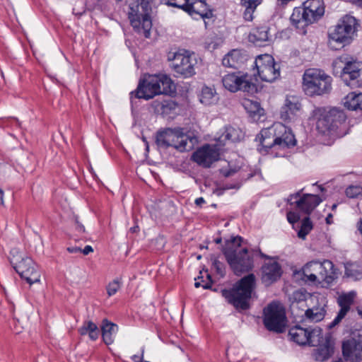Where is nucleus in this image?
Masks as SVG:
<instances>
[{
	"label": "nucleus",
	"instance_id": "nucleus-49",
	"mask_svg": "<svg viewBox=\"0 0 362 362\" xmlns=\"http://www.w3.org/2000/svg\"><path fill=\"white\" fill-rule=\"evenodd\" d=\"M93 251V249L90 245H86L83 250L81 249V252L84 255H87L89 253L92 252Z\"/></svg>",
	"mask_w": 362,
	"mask_h": 362
},
{
	"label": "nucleus",
	"instance_id": "nucleus-19",
	"mask_svg": "<svg viewBox=\"0 0 362 362\" xmlns=\"http://www.w3.org/2000/svg\"><path fill=\"white\" fill-rule=\"evenodd\" d=\"M357 25V21L354 16H344L334 30L329 33L330 40L341 44H349L356 31Z\"/></svg>",
	"mask_w": 362,
	"mask_h": 362
},
{
	"label": "nucleus",
	"instance_id": "nucleus-57",
	"mask_svg": "<svg viewBox=\"0 0 362 362\" xmlns=\"http://www.w3.org/2000/svg\"><path fill=\"white\" fill-rule=\"evenodd\" d=\"M77 229L78 231L80 232H84L85 231V228L83 225L81 224H78L77 226Z\"/></svg>",
	"mask_w": 362,
	"mask_h": 362
},
{
	"label": "nucleus",
	"instance_id": "nucleus-5",
	"mask_svg": "<svg viewBox=\"0 0 362 362\" xmlns=\"http://www.w3.org/2000/svg\"><path fill=\"white\" fill-rule=\"evenodd\" d=\"M322 0H307L303 7L295 8L291 16V22L301 34L306 33V27L318 21L324 14Z\"/></svg>",
	"mask_w": 362,
	"mask_h": 362
},
{
	"label": "nucleus",
	"instance_id": "nucleus-4",
	"mask_svg": "<svg viewBox=\"0 0 362 362\" xmlns=\"http://www.w3.org/2000/svg\"><path fill=\"white\" fill-rule=\"evenodd\" d=\"M256 286L255 276L250 274L237 281L230 290L221 291L222 296L237 309L246 310Z\"/></svg>",
	"mask_w": 362,
	"mask_h": 362
},
{
	"label": "nucleus",
	"instance_id": "nucleus-48",
	"mask_svg": "<svg viewBox=\"0 0 362 362\" xmlns=\"http://www.w3.org/2000/svg\"><path fill=\"white\" fill-rule=\"evenodd\" d=\"M67 250L70 253H78L81 252V248L77 246H71L67 248Z\"/></svg>",
	"mask_w": 362,
	"mask_h": 362
},
{
	"label": "nucleus",
	"instance_id": "nucleus-20",
	"mask_svg": "<svg viewBox=\"0 0 362 362\" xmlns=\"http://www.w3.org/2000/svg\"><path fill=\"white\" fill-rule=\"evenodd\" d=\"M356 298V292L355 291L341 293L339 295L337 302L339 307V310L334 320L330 324L329 327H334L345 317L350 311L351 306L354 304Z\"/></svg>",
	"mask_w": 362,
	"mask_h": 362
},
{
	"label": "nucleus",
	"instance_id": "nucleus-29",
	"mask_svg": "<svg viewBox=\"0 0 362 362\" xmlns=\"http://www.w3.org/2000/svg\"><path fill=\"white\" fill-rule=\"evenodd\" d=\"M216 90L208 86L203 87L200 95V102L205 105H211L218 102Z\"/></svg>",
	"mask_w": 362,
	"mask_h": 362
},
{
	"label": "nucleus",
	"instance_id": "nucleus-58",
	"mask_svg": "<svg viewBox=\"0 0 362 362\" xmlns=\"http://www.w3.org/2000/svg\"><path fill=\"white\" fill-rule=\"evenodd\" d=\"M317 188L320 192H324L325 190V188L322 185H318Z\"/></svg>",
	"mask_w": 362,
	"mask_h": 362
},
{
	"label": "nucleus",
	"instance_id": "nucleus-36",
	"mask_svg": "<svg viewBox=\"0 0 362 362\" xmlns=\"http://www.w3.org/2000/svg\"><path fill=\"white\" fill-rule=\"evenodd\" d=\"M243 167L240 165H234L232 163H228V168H222L221 172L223 173L224 176L230 177L234 175L236 172H244Z\"/></svg>",
	"mask_w": 362,
	"mask_h": 362
},
{
	"label": "nucleus",
	"instance_id": "nucleus-30",
	"mask_svg": "<svg viewBox=\"0 0 362 362\" xmlns=\"http://www.w3.org/2000/svg\"><path fill=\"white\" fill-rule=\"evenodd\" d=\"M243 138V133L240 128L233 127H227L225 132L220 137L222 141H230L232 142H237Z\"/></svg>",
	"mask_w": 362,
	"mask_h": 362
},
{
	"label": "nucleus",
	"instance_id": "nucleus-21",
	"mask_svg": "<svg viewBox=\"0 0 362 362\" xmlns=\"http://www.w3.org/2000/svg\"><path fill=\"white\" fill-rule=\"evenodd\" d=\"M220 153L215 147L206 144L197 150L192 155L194 162L199 165L209 168L214 162L218 160Z\"/></svg>",
	"mask_w": 362,
	"mask_h": 362
},
{
	"label": "nucleus",
	"instance_id": "nucleus-10",
	"mask_svg": "<svg viewBox=\"0 0 362 362\" xmlns=\"http://www.w3.org/2000/svg\"><path fill=\"white\" fill-rule=\"evenodd\" d=\"M334 66L341 68L343 81L352 88L362 86V62L348 56H341L333 63Z\"/></svg>",
	"mask_w": 362,
	"mask_h": 362
},
{
	"label": "nucleus",
	"instance_id": "nucleus-27",
	"mask_svg": "<svg viewBox=\"0 0 362 362\" xmlns=\"http://www.w3.org/2000/svg\"><path fill=\"white\" fill-rule=\"evenodd\" d=\"M101 330L104 342L107 345L112 344L118 330L117 325L109 322L107 320H103Z\"/></svg>",
	"mask_w": 362,
	"mask_h": 362
},
{
	"label": "nucleus",
	"instance_id": "nucleus-6",
	"mask_svg": "<svg viewBox=\"0 0 362 362\" xmlns=\"http://www.w3.org/2000/svg\"><path fill=\"white\" fill-rule=\"evenodd\" d=\"M312 117L316 120V129L322 134L333 135L346 120L344 112L337 108L329 110L323 107L315 108Z\"/></svg>",
	"mask_w": 362,
	"mask_h": 362
},
{
	"label": "nucleus",
	"instance_id": "nucleus-22",
	"mask_svg": "<svg viewBox=\"0 0 362 362\" xmlns=\"http://www.w3.org/2000/svg\"><path fill=\"white\" fill-rule=\"evenodd\" d=\"M301 113V104L295 96H288L280 112L281 119L286 122L295 121Z\"/></svg>",
	"mask_w": 362,
	"mask_h": 362
},
{
	"label": "nucleus",
	"instance_id": "nucleus-15",
	"mask_svg": "<svg viewBox=\"0 0 362 362\" xmlns=\"http://www.w3.org/2000/svg\"><path fill=\"white\" fill-rule=\"evenodd\" d=\"M288 336L296 344L303 346H317L323 339L322 330L319 327L303 328L300 325H296L290 328Z\"/></svg>",
	"mask_w": 362,
	"mask_h": 362
},
{
	"label": "nucleus",
	"instance_id": "nucleus-17",
	"mask_svg": "<svg viewBox=\"0 0 362 362\" xmlns=\"http://www.w3.org/2000/svg\"><path fill=\"white\" fill-rule=\"evenodd\" d=\"M223 86L232 93L238 90L253 93L257 90L256 85L251 82L249 76L240 71L224 75L222 78Z\"/></svg>",
	"mask_w": 362,
	"mask_h": 362
},
{
	"label": "nucleus",
	"instance_id": "nucleus-52",
	"mask_svg": "<svg viewBox=\"0 0 362 362\" xmlns=\"http://www.w3.org/2000/svg\"><path fill=\"white\" fill-rule=\"evenodd\" d=\"M132 359L134 361V362H142L143 354L141 355V356L134 355L132 357Z\"/></svg>",
	"mask_w": 362,
	"mask_h": 362
},
{
	"label": "nucleus",
	"instance_id": "nucleus-16",
	"mask_svg": "<svg viewBox=\"0 0 362 362\" xmlns=\"http://www.w3.org/2000/svg\"><path fill=\"white\" fill-rule=\"evenodd\" d=\"M255 64L257 74L263 81L272 83L280 76V66L270 54L259 55L255 61Z\"/></svg>",
	"mask_w": 362,
	"mask_h": 362
},
{
	"label": "nucleus",
	"instance_id": "nucleus-26",
	"mask_svg": "<svg viewBox=\"0 0 362 362\" xmlns=\"http://www.w3.org/2000/svg\"><path fill=\"white\" fill-rule=\"evenodd\" d=\"M269 29L267 26H261L255 28L250 33L248 38L250 42L257 46H261L263 42L270 40Z\"/></svg>",
	"mask_w": 362,
	"mask_h": 362
},
{
	"label": "nucleus",
	"instance_id": "nucleus-34",
	"mask_svg": "<svg viewBox=\"0 0 362 362\" xmlns=\"http://www.w3.org/2000/svg\"><path fill=\"white\" fill-rule=\"evenodd\" d=\"M333 351L329 345L325 344L317 348L314 354L315 358L319 361H324L329 358Z\"/></svg>",
	"mask_w": 362,
	"mask_h": 362
},
{
	"label": "nucleus",
	"instance_id": "nucleus-44",
	"mask_svg": "<svg viewBox=\"0 0 362 362\" xmlns=\"http://www.w3.org/2000/svg\"><path fill=\"white\" fill-rule=\"evenodd\" d=\"M346 274L349 276H351L355 280H358L362 278V272H356V274H354L351 270L347 269Z\"/></svg>",
	"mask_w": 362,
	"mask_h": 362
},
{
	"label": "nucleus",
	"instance_id": "nucleus-62",
	"mask_svg": "<svg viewBox=\"0 0 362 362\" xmlns=\"http://www.w3.org/2000/svg\"><path fill=\"white\" fill-rule=\"evenodd\" d=\"M117 2L122 1V0H115Z\"/></svg>",
	"mask_w": 362,
	"mask_h": 362
},
{
	"label": "nucleus",
	"instance_id": "nucleus-59",
	"mask_svg": "<svg viewBox=\"0 0 362 362\" xmlns=\"http://www.w3.org/2000/svg\"><path fill=\"white\" fill-rule=\"evenodd\" d=\"M337 206V204H334L332 206V210H334Z\"/></svg>",
	"mask_w": 362,
	"mask_h": 362
},
{
	"label": "nucleus",
	"instance_id": "nucleus-46",
	"mask_svg": "<svg viewBox=\"0 0 362 362\" xmlns=\"http://www.w3.org/2000/svg\"><path fill=\"white\" fill-rule=\"evenodd\" d=\"M11 123L12 124H14L17 127L20 126V122L16 118H8L5 119L4 124L6 125H8L9 123Z\"/></svg>",
	"mask_w": 362,
	"mask_h": 362
},
{
	"label": "nucleus",
	"instance_id": "nucleus-24",
	"mask_svg": "<svg viewBox=\"0 0 362 362\" xmlns=\"http://www.w3.org/2000/svg\"><path fill=\"white\" fill-rule=\"evenodd\" d=\"M342 354L346 360L352 362H362V341L355 339L344 341Z\"/></svg>",
	"mask_w": 362,
	"mask_h": 362
},
{
	"label": "nucleus",
	"instance_id": "nucleus-37",
	"mask_svg": "<svg viewBox=\"0 0 362 362\" xmlns=\"http://www.w3.org/2000/svg\"><path fill=\"white\" fill-rule=\"evenodd\" d=\"M166 4L173 7L182 8L187 13L189 1L188 0H168Z\"/></svg>",
	"mask_w": 362,
	"mask_h": 362
},
{
	"label": "nucleus",
	"instance_id": "nucleus-45",
	"mask_svg": "<svg viewBox=\"0 0 362 362\" xmlns=\"http://www.w3.org/2000/svg\"><path fill=\"white\" fill-rule=\"evenodd\" d=\"M88 322H84V324L83 325V326H82V327H81L78 329V332H79L80 334H81V335H86V334H88Z\"/></svg>",
	"mask_w": 362,
	"mask_h": 362
},
{
	"label": "nucleus",
	"instance_id": "nucleus-12",
	"mask_svg": "<svg viewBox=\"0 0 362 362\" xmlns=\"http://www.w3.org/2000/svg\"><path fill=\"white\" fill-rule=\"evenodd\" d=\"M302 270L305 279L310 282L325 281L329 284L334 280V264L327 259L322 262L310 261L304 265Z\"/></svg>",
	"mask_w": 362,
	"mask_h": 362
},
{
	"label": "nucleus",
	"instance_id": "nucleus-54",
	"mask_svg": "<svg viewBox=\"0 0 362 362\" xmlns=\"http://www.w3.org/2000/svg\"><path fill=\"white\" fill-rule=\"evenodd\" d=\"M4 192L3 191V189H0V204L1 205H4Z\"/></svg>",
	"mask_w": 362,
	"mask_h": 362
},
{
	"label": "nucleus",
	"instance_id": "nucleus-47",
	"mask_svg": "<svg viewBox=\"0 0 362 362\" xmlns=\"http://www.w3.org/2000/svg\"><path fill=\"white\" fill-rule=\"evenodd\" d=\"M175 106V104L173 102V101H163L162 103H161V107L162 108H169V109H173L174 108Z\"/></svg>",
	"mask_w": 362,
	"mask_h": 362
},
{
	"label": "nucleus",
	"instance_id": "nucleus-13",
	"mask_svg": "<svg viewBox=\"0 0 362 362\" xmlns=\"http://www.w3.org/2000/svg\"><path fill=\"white\" fill-rule=\"evenodd\" d=\"M146 7L147 5L143 3L139 4L134 2L129 4L128 18L134 30L146 38H148L151 35L152 21L147 13Z\"/></svg>",
	"mask_w": 362,
	"mask_h": 362
},
{
	"label": "nucleus",
	"instance_id": "nucleus-40",
	"mask_svg": "<svg viewBox=\"0 0 362 362\" xmlns=\"http://www.w3.org/2000/svg\"><path fill=\"white\" fill-rule=\"evenodd\" d=\"M121 287L119 279H115L107 286V293L109 296H114Z\"/></svg>",
	"mask_w": 362,
	"mask_h": 362
},
{
	"label": "nucleus",
	"instance_id": "nucleus-55",
	"mask_svg": "<svg viewBox=\"0 0 362 362\" xmlns=\"http://www.w3.org/2000/svg\"><path fill=\"white\" fill-rule=\"evenodd\" d=\"M332 215L331 214H329L326 218V222L327 224H331L332 223Z\"/></svg>",
	"mask_w": 362,
	"mask_h": 362
},
{
	"label": "nucleus",
	"instance_id": "nucleus-56",
	"mask_svg": "<svg viewBox=\"0 0 362 362\" xmlns=\"http://www.w3.org/2000/svg\"><path fill=\"white\" fill-rule=\"evenodd\" d=\"M358 106L359 107H358V110H360L362 111V93H360Z\"/></svg>",
	"mask_w": 362,
	"mask_h": 362
},
{
	"label": "nucleus",
	"instance_id": "nucleus-42",
	"mask_svg": "<svg viewBox=\"0 0 362 362\" xmlns=\"http://www.w3.org/2000/svg\"><path fill=\"white\" fill-rule=\"evenodd\" d=\"M308 293L305 290H298L293 293L291 298L294 302H303L307 299Z\"/></svg>",
	"mask_w": 362,
	"mask_h": 362
},
{
	"label": "nucleus",
	"instance_id": "nucleus-7",
	"mask_svg": "<svg viewBox=\"0 0 362 362\" xmlns=\"http://www.w3.org/2000/svg\"><path fill=\"white\" fill-rule=\"evenodd\" d=\"M303 90L308 96L322 95L332 88V78L324 71L308 69L303 75Z\"/></svg>",
	"mask_w": 362,
	"mask_h": 362
},
{
	"label": "nucleus",
	"instance_id": "nucleus-8",
	"mask_svg": "<svg viewBox=\"0 0 362 362\" xmlns=\"http://www.w3.org/2000/svg\"><path fill=\"white\" fill-rule=\"evenodd\" d=\"M194 139L183 132L182 128H166L156 134V144L160 147L172 146L179 151H190L193 148Z\"/></svg>",
	"mask_w": 362,
	"mask_h": 362
},
{
	"label": "nucleus",
	"instance_id": "nucleus-38",
	"mask_svg": "<svg viewBox=\"0 0 362 362\" xmlns=\"http://www.w3.org/2000/svg\"><path fill=\"white\" fill-rule=\"evenodd\" d=\"M346 194L349 198H356L359 195H362V187L358 185L349 186L346 189Z\"/></svg>",
	"mask_w": 362,
	"mask_h": 362
},
{
	"label": "nucleus",
	"instance_id": "nucleus-41",
	"mask_svg": "<svg viewBox=\"0 0 362 362\" xmlns=\"http://www.w3.org/2000/svg\"><path fill=\"white\" fill-rule=\"evenodd\" d=\"M88 334L90 339L95 340L98 338L100 332L97 325L94 322L88 321Z\"/></svg>",
	"mask_w": 362,
	"mask_h": 362
},
{
	"label": "nucleus",
	"instance_id": "nucleus-50",
	"mask_svg": "<svg viewBox=\"0 0 362 362\" xmlns=\"http://www.w3.org/2000/svg\"><path fill=\"white\" fill-rule=\"evenodd\" d=\"M194 286L196 288H199V287L202 286L204 288L207 289V288H209L210 287V285L209 284H205L202 285L199 281H196L194 283Z\"/></svg>",
	"mask_w": 362,
	"mask_h": 362
},
{
	"label": "nucleus",
	"instance_id": "nucleus-39",
	"mask_svg": "<svg viewBox=\"0 0 362 362\" xmlns=\"http://www.w3.org/2000/svg\"><path fill=\"white\" fill-rule=\"evenodd\" d=\"M211 260L213 267L216 273L220 275L221 277H223L226 274L224 264L221 262L216 257H211Z\"/></svg>",
	"mask_w": 362,
	"mask_h": 362
},
{
	"label": "nucleus",
	"instance_id": "nucleus-14",
	"mask_svg": "<svg viewBox=\"0 0 362 362\" xmlns=\"http://www.w3.org/2000/svg\"><path fill=\"white\" fill-rule=\"evenodd\" d=\"M264 325L269 330L281 333L286 326V312L283 306L277 302H272L264 308Z\"/></svg>",
	"mask_w": 362,
	"mask_h": 362
},
{
	"label": "nucleus",
	"instance_id": "nucleus-35",
	"mask_svg": "<svg viewBox=\"0 0 362 362\" xmlns=\"http://www.w3.org/2000/svg\"><path fill=\"white\" fill-rule=\"evenodd\" d=\"M313 228V224L308 217H305L302 222L300 228L298 233V236L301 239H305L306 235Z\"/></svg>",
	"mask_w": 362,
	"mask_h": 362
},
{
	"label": "nucleus",
	"instance_id": "nucleus-53",
	"mask_svg": "<svg viewBox=\"0 0 362 362\" xmlns=\"http://www.w3.org/2000/svg\"><path fill=\"white\" fill-rule=\"evenodd\" d=\"M353 4L362 8V0H351Z\"/></svg>",
	"mask_w": 362,
	"mask_h": 362
},
{
	"label": "nucleus",
	"instance_id": "nucleus-32",
	"mask_svg": "<svg viewBox=\"0 0 362 362\" xmlns=\"http://www.w3.org/2000/svg\"><path fill=\"white\" fill-rule=\"evenodd\" d=\"M261 1L262 0H240L242 6L245 8L243 15L246 21H250L253 19L252 13Z\"/></svg>",
	"mask_w": 362,
	"mask_h": 362
},
{
	"label": "nucleus",
	"instance_id": "nucleus-3",
	"mask_svg": "<svg viewBox=\"0 0 362 362\" xmlns=\"http://www.w3.org/2000/svg\"><path fill=\"white\" fill-rule=\"evenodd\" d=\"M173 88V82L167 75L148 74L140 80L136 90L131 93V97L134 95L137 98L149 100L158 95L168 94Z\"/></svg>",
	"mask_w": 362,
	"mask_h": 362
},
{
	"label": "nucleus",
	"instance_id": "nucleus-28",
	"mask_svg": "<svg viewBox=\"0 0 362 362\" xmlns=\"http://www.w3.org/2000/svg\"><path fill=\"white\" fill-rule=\"evenodd\" d=\"M325 314V305L320 304L308 308L305 313V318L310 322H317L324 319Z\"/></svg>",
	"mask_w": 362,
	"mask_h": 362
},
{
	"label": "nucleus",
	"instance_id": "nucleus-60",
	"mask_svg": "<svg viewBox=\"0 0 362 362\" xmlns=\"http://www.w3.org/2000/svg\"><path fill=\"white\" fill-rule=\"evenodd\" d=\"M215 242H216V243H220L221 242V238H218V239H216V240H215Z\"/></svg>",
	"mask_w": 362,
	"mask_h": 362
},
{
	"label": "nucleus",
	"instance_id": "nucleus-33",
	"mask_svg": "<svg viewBox=\"0 0 362 362\" xmlns=\"http://www.w3.org/2000/svg\"><path fill=\"white\" fill-rule=\"evenodd\" d=\"M360 93H349L343 100L344 105L350 110H357L358 109Z\"/></svg>",
	"mask_w": 362,
	"mask_h": 362
},
{
	"label": "nucleus",
	"instance_id": "nucleus-2",
	"mask_svg": "<svg viewBox=\"0 0 362 362\" xmlns=\"http://www.w3.org/2000/svg\"><path fill=\"white\" fill-rule=\"evenodd\" d=\"M243 238L233 237L226 242L223 253L235 274L240 275L253 267V260L248 255V250L241 247Z\"/></svg>",
	"mask_w": 362,
	"mask_h": 362
},
{
	"label": "nucleus",
	"instance_id": "nucleus-51",
	"mask_svg": "<svg viewBox=\"0 0 362 362\" xmlns=\"http://www.w3.org/2000/svg\"><path fill=\"white\" fill-rule=\"evenodd\" d=\"M204 202H205V201H204V198H202V197H199V198L195 199V204L197 206H201Z\"/></svg>",
	"mask_w": 362,
	"mask_h": 362
},
{
	"label": "nucleus",
	"instance_id": "nucleus-9",
	"mask_svg": "<svg viewBox=\"0 0 362 362\" xmlns=\"http://www.w3.org/2000/svg\"><path fill=\"white\" fill-rule=\"evenodd\" d=\"M11 263L19 275L29 284L40 281L41 272L36 263L28 256L23 255L20 251L13 248L11 251Z\"/></svg>",
	"mask_w": 362,
	"mask_h": 362
},
{
	"label": "nucleus",
	"instance_id": "nucleus-43",
	"mask_svg": "<svg viewBox=\"0 0 362 362\" xmlns=\"http://www.w3.org/2000/svg\"><path fill=\"white\" fill-rule=\"evenodd\" d=\"M300 219L298 213L294 211H288L287 213V220L290 223H295Z\"/></svg>",
	"mask_w": 362,
	"mask_h": 362
},
{
	"label": "nucleus",
	"instance_id": "nucleus-18",
	"mask_svg": "<svg viewBox=\"0 0 362 362\" xmlns=\"http://www.w3.org/2000/svg\"><path fill=\"white\" fill-rule=\"evenodd\" d=\"M304 188L292 194L288 199L290 205L296 207L299 211L309 215L324 200L320 195L303 193Z\"/></svg>",
	"mask_w": 362,
	"mask_h": 362
},
{
	"label": "nucleus",
	"instance_id": "nucleus-63",
	"mask_svg": "<svg viewBox=\"0 0 362 362\" xmlns=\"http://www.w3.org/2000/svg\"><path fill=\"white\" fill-rule=\"evenodd\" d=\"M144 362H149V361H144Z\"/></svg>",
	"mask_w": 362,
	"mask_h": 362
},
{
	"label": "nucleus",
	"instance_id": "nucleus-11",
	"mask_svg": "<svg viewBox=\"0 0 362 362\" xmlns=\"http://www.w3.org/2000/svg\"><path fill=\"white\" fill-rule=\"evenodd\" d=\"M168 60L171 62V68L178 76L189 78L196 74L195 66L197 59L194 52L186 49L170 53Z\"/></svg>",
	"mask_w": 362,
	"mask_h": 362
},
{
	"label": "nucleus",
	"instance_id": "nucleus-1",
	"mask_svg": "<svg viewBox=\"0 0 362 362\" xmlns=\"http://www.w3.org/2000/svg\"><path fill=\"white\" fill-rule=\"evenodd\" d=\"M257 139L260 142L258 148L261 153H267L269 150L284 151L296 144V140L291 129L281 122L261 131Z\"/></svg>",
	"mask_w": 362,
	"mask_h": 362
},
{
	"label": "nucleus",
	"instance_id": "nucleus-31",
	"mask_svg": "<svg viewBox=\"0 0 362 362\" xmlns=\"http://www.w3.org/2000/svg\"><path fill=\"white\" fill-rule=\"evenodd\" d=\"M243 105L248 114L255 119H256V117L259 119L264 113V110L261 108L258 102L251 100H245Z\"/></svg>",
	"mask_w": 362,
	"mask_h": 362
},
{
	"label": "nucleus",
	"instance_id": "nucleus-25",
	"mask_svg": "<svg viewBox=\"0 0 362 362\" xmlns=\"http://www.w3.org/2000/svg\"><path fill=\"white\" fill-rule=\"evenodd\" d=\"M245 60V56L240 50L233 49L224 56L222 64L226 67L238 69Z\"/></svg>",
	"mask_w": 362,
	"mask_h": 362
},
{
	"label": "nucleus",
	"instance_id": "nucleus-61",
	"mask_svg": "<svg viewBox=\"0 0 362 362\" xmlns=\"http://www.w3.org/2000/svg\"><path fill=\"white\" fill-rule=\"evenodd\" d=\"M197 259H201V255H198Z\"/></svg>",
	"mask_w": 362,
	"mask_h": 362
},
{
	"label": "nucleus",
	"instance_id": "nucleus-23",
	"mask_svg": "<svg viewBox=\"0 0 362 362\" xmlns=\"http://www.w3.org/2000/svg\"><path fill=\"white\" fill-rule=\"evenodd\" d=\"M262 256L269 260L262 267V280L266 285H270L281 277L282 273L281 267L274 259L269 258L266 255H262Z\"/></svg>",
	"mask_w": 362,
	"mask_h": 362
}]
</instances>
